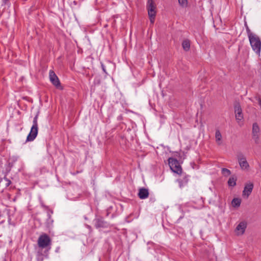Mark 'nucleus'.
<instances>
[{
	"label": "nucleus",
	"instance_id": "nucleus-1",
	"mask_svg": "<svg viewBox=\"0 0 261 261\" xmlns=\"http://www.w3.org/2000/svg\"><path fill=\"white\" fill-rule=\"evenodd\" d=\"M249 40L253 50L257 55H259L261 50V41L259 37L255 35L249 38Z\"/></svg>",
	"mask_w": 261,
	"mask_h": 261
},
{
	"label": "nucleus",
	"instance_id": "nucleus-2",
	"mask_svg": "<svg viewBox=\"0 0 261 261\" xmlns=\"http://www.w3.org/2000/svg\"><path fill=\"white\" fill-rule=\"evenodd\" d=\"M37 120L38 115H37L33 119V125L31 131L27 137V141H32L37 137L38 131Z\"/></svg>",
	"mask_w": 261,
	"mask_h": 261
},
{
	"label": "nucleus",
	"instance_id": "nucleus-3",
	"mask_svg": "<svg viewBox=\"0 0 261 261\" xmlns=\"http://www.w3.org/2000/svg\"><path fill=\"white\" fill-rule=\"evenodd\" d=\"M51 240L49 237L46 234L41 235L38 240V246L44 248L50 245Z\"/></svg>",
	"mask_w": 261,
	"mask_h": 261
},
{
	"label": "nucleus",
	"instance_id": "nucleus-4",
	"mask_svg": "<svg viewBox=\"0 0 261 261\" xmlns=\"http://www.w3.org/2000/svg\"><path fill=\"white\" fill-rule=\"evenodd\" d=\"M252 136L255 144L260 143V128L257 123H254L252 125Z\"/></svg>",
	"mask_w": 261,
	"mask_h": 261
},
{
	"label": "nucleus",
	"instance_id": "nucleus-5",
	"mask_svg": "<svg viewBox=\"0 0 261 261\" xmlns=\"http://www.w3.org/2000/svg\"><path fill=\"white\" fill-rule=\"evenodd\" d=\"M237 159L239 165L242 170H248L249 165L247 162L245 156L242 153H240L237 155Z\"/></svg>",
	"mask_w": 261,
	"mask_h": 261
},
{
	"label": "nucleus",
	"instance_id": "nucleus-6",
	"mask_svg": "<svg viewBox=\"0 0 261 261\" xmlns=\"http://www.w3.org/2000/svg\"><path fill=\"white\" fill-rule=\"evenodd\" d=\"M147 9L149 16H155L156 15V6L153 0H148L147 4Z\"/></svg>",
	"mask_w": 261,
	"mask_h": 261
},
{
	"label": "nucleus",
	"instance_id": "nucleus-7",
	"mask_svg": "<svg viewBox=\"0 0 261 261\" xmlns=\"http://www.w3.org/2000/svg\"><path fill=\"white\" fill-rule=\"evenodd\" d=\"M247 227V223L245 221H241L236 227L235 232L237 236L243 234Z\"/></svg>",
	"mask_w": 261,
	"mask_h": 261
},
{
	"label": "nucleus",
	"instance_id": "nucleus-8",
	"mask_svg": "<svg viewBox=\"0 0 261 261\" xmlns=\"http://www.w3.org/2000/svg\"><path fill=\"white\" fill-rule=\"evenodd\" d=\"M49 79L51 83L56 87H58L60 83L58 76L53 70H50L49 72Z\"/></svg>",
	"mask_w": 261,
	"mask_h": 261
},
{
	"label": "nucleus",
	"instance_id": "nucleus-9",
	"mask_svg": "<svg viewBox=\"0 0 261 261\" xmlns=\"http://www.w3.org/2000/svg\"><path fill=\"white\" fill-rule=\"evenodd\" d=\"M94 221L95 226L97 228L108 227V223L104 221L103 219L101 217L96 218Z\"/></svg>",
	"mask_w": 261,
	"mask_h": 261
},
{
	"label": "nucleus",
	"instance_id": "nucleus-10",
	"mask_svg": "<svg viewBox=\"0 0 261 261\" xmlns=\"http://www.w3.org/2000/svg\"><path fill=\"white\" fill-rule=\"evenodd\" d=\"M253 184L252 182H249L246 184L243 191V195L248 198L252 191Z\"/></svg>",
	"mask_w": 261,
	"mask_h": 261
},
{
	"label": "nucleus",
	"instance_id": "nucleus-11",
	"mask_svg": "<svg viewBox=\"0 0 261 261\" xmlns=\"http://www.w3.org/2000/svg\"><path fill=\"white\" fill-rule=\"evenodd\" d=\"M234 113L236 114V118L237 120L240 121L243 119L242 110L240 105L238 103L234 106Z\"/></svg>",
	"mask_w": 261,
	"mask_h": 261
},
{
	"label": "nucleus",
	"instance_id": "nucleus-12",
	"mask_svg": "<svg viewBox=\"0 0 261 261\" xmlns=\"http://www.w3.org/2000/svg\"><path fill=\"white\" fill-rule=\"evenodd\" d=\"M148 190L146 188H141L138 192V196L141 199H145L148 197Z\"/></svg>",
	"mask_w": 261,
	"mask_h": 261
},
{
	"label": "nucleus",
	"instance_id": "nucleus-13",
	"mask_svg": "<svg viewBox=\"0 0 261 261\" xmlns=\"http://www.w3.org/2000/svg\"><path fill=\"white\" fill-rule=\"evenodd\" d=\"M216 141L218 145L222 144V135L219 129H217L215 132Z\"/></svg>",
	"mask_w": 261,
	"mask_h": 261
},
{
	"label": "nucleus",
	"instance_id": "nucleus-14",
	"mask_svg": "<svg viewBox=\"0 0 261 261\" xmlns=\"http://www.w3.org/2000/svg\"><path fill=\"white\" fill-rule=\"evenodd\" d=\"M178 162L176 159H175L172 158H170L168 159V164L170 167V169H171L172 167H175L176 166L178 165Z\"/></svg>",
	"mask_w": 261,
	"mask_h": 261
},
{
	"label": "nucleus",
	"instance_id": "nucleus-15",
	"mask_svg": "<svg viewBox=\"0 0 261 261\" xmlns=\"http://www.w3.org/2000/svg\"><path fill=\"white\" fill-rule=\"evenodd\" d=\"M182 47L185 51H188L190 48V41L188 40H185L182 43Z\"/></svg>",
	"mask_w": 261,
	"mask_h": 261
},
{
	"label": "nucleus",
	"instance_id": "nucleus-16",
	"mask_svg": "<svg viewBox=\"0 0 261 261\" xmlns=\"http://www.w3.org/2000/svg\"><path fill=\"white\" fill-rule=\"evenodd\" d=\"M241 200L239 198H233L231 201V204L232 206L238 207L240 206L241 204Z\"/></svg>",
	"mask_w": 261,
	"mask_h": 261
},
{
	"label": "nucleus",
	"instance_id": "nucleus-17",
	"mask_svg": "<svg viewBox=\"0 0 261 261\" xmlns=\"http://www.w3.org/2000/svg\"><path fill=\"white\" fill-rule=\"evenodd\" d=\"M171 170L174 173H176L178 174H180L182 172V169L181 166L179 165V164L178 163V166H176L175 167H172Z\"/></svg>",
	"mask_w": 261,
	"mask_h": 261
},
{
	"label": "nucleus",
	"instance_id": "nucleus-18",
	"mask_svg": "<svg viewBox=\"0 0 261 261\" xmlns=\"http://www.w3.org/2000/svg\"><path fill=\"white\" fill-rule=\"evenodd\" d=\"M237 179L235 177H231L228 181V184L229 186L233 187L236 185Z\"/></svg>",
	"mask_w": 261,
	"mask_h": 261
},
{
	"label": "nucleus",
	"instance_id": "nucleus-19",
	"mask_svg": "<svg viewBox=\"0 0 261 261\" xmlns=\"http://www.w3.org/2000/svg\"><path fill=\"white\" fill-rule=\"evenodd\" d=\"M222 173L223 175L225 176H227L231 174V172L229 170L226 168H222Z\"/></svg>",
	"mask_w": 261,
	"mask_h": 261
},
{
	"label": "nucleus",
	"instance_id": "nucleus-20",
	"mask_svg": "<svg viewBox=\"0 0 261 261\" xmlns=\"http://www.w3.org/2000/svg\"><path fill=\"white\" fill-rule=\"evenodd\" d=\"M178 3L182 7H186L188 5V0H178Z\"/></svg>",
	"mask_w": 261,
	"mask_h": 261
},
{
	"label": "nucleus",
	"instance_id": "nucleus-21",
	"mask_svg": "<svg viewBox=\"0 0 261 261\" xmlns=\"http://www.w3.org/2000/svg\"><path fill=\"white\" fill-rule=\"evenodd\" d=\"M246 32H247V35H248V38L255 35L256 34H254V33H253L252 32H251V31H250V30L249 29V28H248V26L246 27Z\"/></svg>",
	"mask_w": 261,
	"mask_h": 261
},
{
	"label": "nucleus",
	"instance_id": "nucleus-22",
	"mask_svg": "<svg viewBox=\"0 0 261 261\" xmlns=\"http://www.w3.org/2000/svg\"><path fill=\"white\" fill-rule=\"evenodd\" d=\"M47 216H48V219L47 220V223L48 225H52L54 221L53 219H51V215L49 213V212L47 213Z\"/></svg>",
	"mask_w": 261,
	"mask_h": 261
},
{
	"label": "nucleus",
	"instance_id": "nucleus-23",
	"mask_svg": "<svg viewBox=\"0 0 261 261\" xmlns=\"http://www.w3.org/2000/svg\"><path fill=\"white\" fill-rule=\"evenodd\" d=\"M4 179L6 181V187L9 186L10 185V184H11V180H9V179H8L7 178H6V177H5L4 178Z\"/></svg>",
	"mask_w": 261,
	"mask_h": 261
},
{
	"label": "nucleus",
	"instance_id": "nucleus-24",
	"mask_svg": "<svg viewBox=\"0 0 261 261\" xmlns=\"http://www.w3.org/2000/svg\"><path fill=\"white\" fill-rule=\"evenodd\" d=\"M149 17L150 21L151 23H153L154 22V17H155V16H153V17L149 16Z\"/></svg>",
	"mask_w": 261,
	"mask_h": 261
},
{
	"label": "nucleus",
	"instance_id": "nucleus-25",
	"mask_svg": "<svg viewBox=\"0 0 261 261\" xmlns=\"http://www.w3.org/2000/svg\"><path fill=\"white\" fill-rule=\"evenodd\" d=\"M101 66H102V70L103 71V72L106 73V70L105 66L103 64H101Z\"/></svg>",
	"mask_w": 261,
	"mask_h": 261
},
{
	"label": "nucleus",
	"instance_id": "nucleus-26",
	"mask_svg": "<svg viewBox=\"0 0 261 261\" xmlns=\"http://www.w3.org/2000/svg\"><path fill=\"white\" fill-rule=\"evenodd\" d=\"M258 104H259V106L261 107V98H258Z\"/></svg>",
	"mask_w": 261,
	"mask_h": 261
},
{
	"label": "nucleus",
	"instance_id": "nucleus-27",
	"mask_svg": "<svg viewBox=\"0 0 261 261\" xmlns=\"http://www.w3.org/2000/svg\"><path fill=\"white\" fill-rule=\"evenodd\" d=\"M59 250H60V247H57L56 249V252H58L59 251Z\"/></svg>",
	"mask_w": 261,
	"mask_h": 261
},
{
	"label": "nucleus",
	"instance_id": "nucleus-28",
	"mask_svg": "<svg viewBox=\"0 0 261 261\" xmlns=\"http://www.w3.org/2000/svg\"><path fill=\"white\" fill-rule=\"evenodd\" d=\"M4 3H6L7 1H8V0H3Z\"/></svg>",
	"mask_w": 261,
	"mask_h": 261
},
{
	"label": "nucleus",
	"instance_id": "nucleus-29",
	"mask_svg": "<svg viewBox=\"0 0 261 261\" xmlns=\"http://www.w3.org/2000/svg\"><path fill=\"white\" fill-rule=\"evenodd\" d=\"M179 184H180V187H181V181H179Z\"/></svg>",
	"mask_w": 261,
	"mask_h": 261
}]
</instances>
